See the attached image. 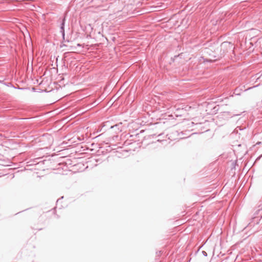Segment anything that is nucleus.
Instances as JSON below:
<instances>
[{"label":"nucleus","mask_w":262,"mask_h":262,"mask_svg":"<svg viewBox=\"0 0 262 262\" xmlns=\"http://www.w3.org/2000/svg\"><path fill=\"white\" fill-rule=\"evenodd\" d=\"M62 26H63V23L62 24ZM62 29L63 30V26L61 27Z\"/></svg>","instance_id":"1"},{"label":"nucleus","mask_w":262,"mask_h":262,"mask_svg":"<svg viewBox=\"0 0 262 262\" xmlns=\"http://www.w3.org/2000/svg\"><path fill=\"white\" fill-rule=\"evenodd\" d=\"M64 33H63V37H64Z\"/></svg>","instance_id":"2"}]
</instances>
